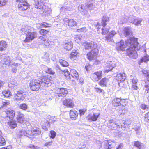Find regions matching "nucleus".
Wrapping results in <instances>:
<instances>
[{"label": "nucleus", "instance_id": "24", "mask_svg": "<svg viewBox=\"0 0 149 149\" xmlns=\"http://www.w3.org/2000/svg\"><path fill=\"white\" fill-rule=\"evenodd\" d=\"M91 42L85 41L83 42L82 46L86 50H89L91 49L92 47Z\"/></svg>", "mask_w": 149, "mask_h": 149}, {"label": "nucleus", "instance_id": "12", "mask_svg": "<svg viewBox=\"0 0 149 149\" xmlns=\"http://www.w3.org/2000/svg\"><path fill=\"white\" fill-rule=\"evenodd\" d=\"M45 0H35L34 6L37 9H42L46 8V4Z\"/></svg>", "mask_w": 149, "mask_h": 149}, {"label": "nucleus", "instance_id": "14", "mask_svg": "<svg viewBox=\"0 0 149 149\" xmlns=\"http://www.w3.org/2000/svg\"><path fill=\"white\" fill-rule=\"evenodd\" d=\"M63 105L67 107L73 108L74 106V104L72 99L70 98L65 99L63 101Z\"/></svg>", "mask_w": 149, "mask_h": 149}, {"label": "nucleus", "instance_id": "38", "mask_svg": "<svg viewBox=\"0 0 149 149\" xmlns=\"http://www.w3.org/2000/svg\"><path fill=\"white\" fill-rule=\"evenodd\" d=\"M60 63L63 67H66L68 66V63L66 61L61 59L60 60Z\"/></svg>", "mask_w": 149, "mask_h": 149}, {"label": "nucleus", "instance_id": "19", "mask_svg": "<svg viewBox=\"0 0 149 149\" xmlns=\"http://www.w3.org/2000/svg\"><path fill=\"white\" fill-rule=\"evenodd\" d=\"M70 77H71L73 78L78 80L79 77V74L77 71L74 69L70 70Z\"/></svg>", "mask_w": 149, "mask_h": 149}, {"label": "nucleus", "instance_id": "27", "mask_svg": "<svg viewBox=\"0 0 149 149\" xmlns=\"http://www.w3.org/2000/svg\"><path fill=\"white\" fill-rule=\"evenodd\" d=\"M78 52L77 50H73L71 52L70 55V58L72 60H75L77 58Z\"/></svg>", "mask_w": 149, "mask_h": 149}, {"label": "nucleus", "instance_id": "50", "mask_svg": "<svg viewBox=\"0 0 149 149\" xmlns=\"http://www.w3.org/2000/svg\"><path fill=\"white\" fill-rule=\"evenodd\" d=\"M74 39L76 42L79 43L81 40V38L79 36L77 35L74 37Z\"/></svg>", "mask_w": 149, "mask_h": 149}, {"label": "nucleus", "instance_id": "2", "mask_svg": "<svg viewBox=\"0 0 149 149\" xmlns=\"http://www.w3.org/2000/svg\"><path fill=\"white\" fill-rule=\"evenodd\" d=\"M55 77L50 76H42L37 79H33L31 80L29 84L30 90L33 91H39L42 86H48L51 84V81Z\"/></svg>", "mask_w": 149, "mask_h": 149}, {"label": "nucleus", "instance_id": "60", "mask_svg": "<svg viewBox=\"0 0 149 149\" xmlns=\"http://www.w3.org/2000/svg\"><path fill=\"white\" fill-rule=\"evenodd\" d=\"M33 132H37V134L41 132L40 129L39 128H37L33 130Z\"/></svg>", "mask_w": 149, "mask_h": 149}, {"label": "nucleus", "instance_id": "56", "mask_svg": "<svg viewBox=\"0 0 149 149\" xmlns=\"http://www.w3.org/2000/svg\"><path fill=\"white\" fill-rule=\"evenodd\" d=\"M132 82L133 84H136L138 82V79L136 77H134L132 80Z\"/></svg>", "mask_w": 149, "mask_h": 149}, {"label": "nucleus", "instance_id": "39", "mask_svg": "<svg viewBox=\"0 0 149 149\" xmlns=\"http://www.w3.org/2000/svg\"><path fill=\"white\" fill-rule=\"evenodd\" d=\"M124 34L125 36H127L130 34V31L128 27H126L124 29Z\"/></svg>", "mask_w": 149, "mask_h": 149}, {"label": "nucleus", "instance_id": "31", "mask_svg": "<svg viewBox=\"0 0 149 149\" xmlns=\"http://www.w3.org/2000/svg\"><path fill=\"white\" fill-rule=\"evenodd\" d=\"M3 95L6 97L8 98L12 95L11 92L9 90H4L2 91Z\"/></svg>", "mask_w": 149, "mask_h": 149}, {"label": "nucleus", "instance_id": "6", "mask_svg": "<svg viewBox=\"0 0 149 149\" xmlns=\"http://www.w3.org/2000/svg\"><path fill=\"white\" fill-rule=\"evenodd\" d=\"M18 3L17 8L18 10L24 11L27 10L30 6V5L26 0L16 1Z\"/></svg>", "mask_w": 149, "mask_h": 149}, {"label": "nucleus", "instance_id": "16", "mask_svg": "<svg viewBox=\"0 0 149 149\" xmlns=\"http://www.w3.org/2000/svg\"><path fill=\"white\" fill-rule=\"evenodd\" d=\"M109 83V80L108 78L104 77L100 80L98 83L99 85L102 87H106Z\"/></svg>", "mask_w": 149, "mask_h": 149}, {"label": "nucleus", "instance_id": "49", "mask_svg": "<svg viewBox=\"0 0 149 149\" xmlns=\"http://www.w3.org/2000/svg\"><path fill=\"white\" fill-rule=\"evenodd\" d=\"M149 61V56H143L141 59V62H146Z\"/></svg>", "mask_w": 149, "mask_h": 149}, {"label": "nucleus", "instance_id": "48", "mask_svg": "<svg viewBox=\"0 0 149 149\" xmlns=\"http://www.w3.org/2000/svg\"><path fill=\"white\" fill-rule=\"evenodd\" d=\"M50 134L51 135L50 137V138L53 139L55 137L56 133L55 131L53 130H51L50 131Z\"/></svg>", "mask_w": 149, "mask_h": 149}, {"label": "nucleus", "instance_id": "29", "mask_svg": "<svg viewBox=\"0 0 149 149\" xmlns=\"http://www.w3.org/2000/svg\"><path fill=\"white\" fill-rule=\"evenodd\" d=\"M18 84L14 79L11 80L8 83L9 87L10 88H13L15 86H17Z\"/></svg>", "mask_w": 149, "mask_h": 149}, {"label": "nucleus", "instance_id": "47", "mask_svg": "<svg viewBox=\"0 0 149 149\" xmlns=\"http://www.w3.org/2000/svg\"><path fill=\"white\" fill-rule=\"evenodd\" d=\"M19 107L20 109L23 110H26L27 109V106L25 103L21 104Z\"/></svg>", "mask_w": 149, "mask_h": 149}, {"label": "nucleus", "instance_id": "35", "mask_svg": "<svg viewBox=\"0 0 149 149\" xmlns=\"http://www.w3.org/2000/svg\"><path fill=\"white\" fill-rule=\"evenodd\" d=\"M6 141L4 138L1 135H0V146L6 145Z\"/></svg>", "mask_w": 149, "mask_h": 149}, {"label": "nucleus", "instance_id": "64", "mask_svg": "<svg viewBox=\"0 0 149 149\" xmlns=\"http://www.w3.org/2000/svg\"><path fill=\"white\" fill-rule=\"evenodd\" d=\"M5 84L4 82L1 80H0V89Z\"/></svg>", "mask_w": 149, "mask_h": 149}, {"label": "nucleus", "instance_id": "41", "mask_svg": "<svg viewBox=\"0 0 149 149\" xmlns=\"http://www.w3.org/2000/svg\"><path fill=\"white\" fill-rule=\"evenodd\" d=\"M45 72L48 74L52 75H54L55 73V72L52 70V69L51 68H48Z\"/></svg>", "mask_w": 149, "mask_h": 149}, {"label": "nucleus", "instance_id": "32", "mask_svg": "<svg viewBox=\"0 0 149 149\" xmlns=\"http://www.w3.org/2000/svg\"><path fill=\"white\" fill-rule=\"evenodd\" d=\"M102 27L101 28L102 32L101 34L102 35H106L109 32L110 28H107L106 27V26H102Z\"/></svg>", "mask_w": 149, "mask_h": 149}, {"label": "nucleus", "instance_id": "25", "mask_svg": "<svg viewBox=\"0 0 149 149\" xmlns=\"http://www.w3.org/2000/svg\"><path fill=\"white\" fill-rule=\"evenodd\" d=\"M69 114L70 118L73 120H75L78 116L77 112L76 110H70Z\"/></svg>", "mask_w": 149, "mask_h": 149}, {"label": "nucleus", "instance_id": "57", "mask_svg": "<svg viewBox=\"0 0 149 149\" xmlns=\"http://www.w3.org/2000/svg\"><path fill=\"white\" fill-rule=\"evenodd\" d=\"M5 0H0V7L4 6L6 4Z\"/></svg>", "mask_w": 149, "mask_h": 149}, {"label": "nucleus", "instance_id": "58", "mask_svg": "<svg viewBox=\"0 0 149 149\" xmlns=\"http://www.w3.org/2000/svg\"><path fill=\"white\" fill-rule=\"evenodd\" d=\"M0 149H13V148L11 145H9L6 147L1 148Z\"/></svg>", "mask_w": 149, "mask_h": 149}, {"label": "nucleus", "instance_id": "7", "mask_svg": "<svg viewBox=\"0 0 149 149\" xmlns=\"http://www.w3.org/2000/svg\"><path fill=\"white\" fill-rule=\"evenodd\" d=\"M99 50L97 49H93L87 54V58L90 61L94 60L97 56Z\"/></svg>", "mask_w": 149, "mask_h": 149}, {"label": "nucleus", "instance_id": "54", "mask_svg": "<svg viewBox=\"0 0 149 149\" xmlns=\"http://www.w3.org/2000/svg\"><path fill=\"white\" fill-rule=\"evenodd\" d=\"M86 29L85 27L82 28L77 30V31L78 32H86Z\"/></svg>", "mask_w": 149, "mask_h": 149}, {"label": "nucleus", "instance_id": "45", "mask_svg": "<svg viewBox=\"0 0 149 149\" xmlns=\"http://www.w3.org/2000/svg\"><path fill=\"white\" fill-rule=\"evenodd\" d=\"M2 105L1 107V108L3 107H6L8 105H9L10 102L7 100H4V101L2 102Z\"/></svg>", "mask_w": 149, "mask_h": 149}, {"label": "nucleus", "instance_id": "40", "mask_svg": "<svg viewBox=\"0 0 149 149\" xmlns=\"http://www.w3.org/2000/svg\"><path fill=\"white\" fill-rule=\"evenodd\" d=\"M46 120L50 123H53L55 122L54 118L50 116H49L47 117Z\"/></svg>", "mask_w": 149, "mask_h": 149}, {"label": "nucleus", "instance_id": "5", "mask_svg": "<svg viewBox=\"0 0 149 149\" xmlns=\"http://www.w3.org/2000/svg\"><path fill=\"white\" fill-rule=\"evenodd\" d=\"M26 26L24 28L22 27L21 29L22 32H24L25 35V38L24 40L23 41L24 43H29L31 42L36 37V32L27 31L25 30Z\"/></svg>", "mask_w": 149, "mask_h": 149}, {"label": "nucleus", "instance_id": "33", "mask_svg": "<svg viewBox=\"0 0 149 149\" xmlns=\"http://www.w3.org/2000/svg\"><path fill=\"white\" fill-rule=\"evenodd\" d=\"M120 106L125 107L127 105L128 103V100L127 99L120 98Z\"/></svg>", "mask_w": 149, "mask_h": 149}, {"label": "nucleus", "instance_id": "30", "mask_svg": "<svg viewBox=\"0 0 149 149\" xmlns=\"http://www.w3.org/2000/svg\"><path fill=\"white\" fill-rule=\"evenodd\" d=\"M116 34V33L115 31L112 30L111 32L109 33L108 35L105 37L106 40L107 41L109 40L112 37H113Z\"/></svg>", "mask_w": 149, "mask_h": 149}, {"label": "nucleus", "instance_id": "22", "mask_svg": "<svg viewBox=\"0 0 149 149\" xmlns=\"http://www.w3.org/2000/svg\"><path fill=\"white\" fill-rule=\"evenodd\" d=\"M68 93L67 89L64 88H60L59 91L58 93L59 97H65Z\"/></svg>", "mask_w": 149, "mask_h": 149}, {"label": "nucleus", "instance_id": "23", "mask_svg": "<svg viewBox=\"0 0 149 149\" xmlns=\"http://www.w3.org/2000/svg\"><path fill=\"white\" fill-rule=\"evenodd\" d=\"M73 45L72 42L70 41L63 44V47L66 50L70 51L73 48Z\"/></svg>", "mask_w": 149, "mask_h": 149}, {"label": "nucleus", "instance_id": "20", "mask_svg": "<svg viewBox=\"0 0 149 149\" xmlns=\"http://www.w3.org/2000/svg\"><path fill=\"white\" fill-rule=\"evenodd\" d=\"M109 128L112 130H115L116 127H119L120 126L115 122H114L113 120H109L108 124Z\"/></svg>", "mask_w": 149, "mask_h": 149}, {"label": "nucleus", "instance_id": "8", "mask_svg": "<svg viewBox=\"0 0 149 149\" xmlns=\"http://www.w3.org/2000/svg\"><path fill=\"white\" fill-rule=\"evenodd\" d=\"M102 71L99 70L96 71L92 73L90 78L93 81L97 82L102 77Z\"/></svg>", "mask_w": 149, "mask_h": 149}, {"label": "nucleus", "instance_id": "44", "mask_svg": "<svg viewBox=\"0 0 149 149\" xmlns=\"http://www.w3.org/2000/svg\"><path fill=\"white\" fill-rule=\"evenodd\" d=\"M144 120L147 123H149V111L145 114Z\"/></svg>", "mask_w": 149, "mask_h": 149}, {"label": "nucleus", "instance_id": "37", "mask_svg": "<svg viewBox=\"0 0 149 149\" xmlns=\"http://www.w3.org/2000/svg\"><path fill=\"white\" fill-rule=\"evenodd\" d=\"M40 27L41 28H47L50 27L51 26V24L46 22H43L40 24Z\"/></svg>", "mask_w": 149, "mask_h": 149}, {"label": "nucleus", "instance_id": "42", "mask_svg": "<svg viewBox=\"0 0 149 149\" xmlns=\"http://www.w3.org/2000/svg\"><path fill=\"white\" fill-rule=\"evenodd\" d=\"M50 123H49V122L46 120V121L44 123V125L42 126V128L46 130H47V127L50 126Z\"/></svg>", "mask_w": 149, "mask_h": 149}, {"label": "nucleus", "instance_id": "13", "mask_svg": "<svg viewBox=\"0 0 149 149\" xmlns=\"http://www.w3.org/2000/svg\"><path fill=\"white\" fill-rule=\"evenodd\" d=\"M115 64L112 61H108L106 63L105 66L106 69L104 71V73H107L111 71L115 67Z\"/></svg>", "mask_w": 149, "mask_h": 149}, {"label": "nucleus", "instance_id": "10", "mask_svg": "<svg viewBox=\"0 0 149 149\" xmlns=\"http://www.w3.org/2000/svg\"><path fill=\"white\" fill-rule=\"evenodd\" d=\"M24 93L23 90L18 91L14 96V100L17 101H23L26 96V95L24 94Z\"/></svg>", "mask_w": 149, "mask_h": 149}, {"label": "nucleus", "instance_id": "53", "mask_svg": "<svg viewBox=\"0 0 149 149\" xmlns=\"http://www.w3.org/2000/svg\"><path fill=\"white\" fill-rule=\"evenodd\" d=\"M140 107L143 110H146L149 108V107L145 104H141Z\"/></svg>", "mask_w": 149, "mask_h": 149}, {"label": "nucleus", "instance_id": "55", "mask_svg": "<svg viewBox=\"0 0 149 149\" xmlns=\"http://www.w3.org/2000/svg\"><path fill=\"white\" fill-rule=\"evenodd\" d=\"M86 1H87V2L88 3H90L91 2V3L89 4L87 3V6L88 7H89L91 6H92L93 5V0H86Z\"/></svg>", "mask_w": 149, "mask_h": 149}, {"label": "nucleus", "instance_id": "28", "mask_svg": "<svg viewBox=\"0 0 149 149\" xmlns=\"http://www.w3.org/2000/svg\"><path fill=\"white\" fill-rule=\"evenodd\" d=\"M7 43L4 40L0 41V51H2L4 50L6 48Z\"/></svg>", "mask_w": 149, "mask_h": 149}, {"label": "nucleus", "instance_id": "63", "mask_svg": "<svg viewBox=\"0 0 149 149\" xmlns=\"http://www.w3.org/2000/svg\"><path fill=\"white\" fill-rule=\"evenodd\" d=\"M52 141L47 142L45 143L44 144L45 146H49L52 145Z\"/></svg>", "mask_w": 149, "mask_h": 149}, {"label": "nucleus", "instance_id": "59", "mask_svg": "<svg viewBox=\"0 0 149 149\" xmlns=\"http://www.w3.org/2000/svg\"><path fill=\"white\" fill-rule=\"evenodd\" d=\"M132 90H137L138 89V88L136 84H132Z\"/></svg>", "mask_w": 149, "mask_h": 149}, {"label": "nucleus", "instance_id": "61", "mask_svg": "<svg viewBox=\"0 0 149 149\" xmlns=\"http://www.w3.org/2000/svg\"><path fill=\"white\" fill-rule=\"evenodd\" d=\"M108 144L107 142L106 141V142L104 143V149H108V148H110L109 146V145Z\"/></svg>", "mask_w": 149, "mask_h": 149}, {"label": "nucleus", "instance_id": "62", "mask_svg": "<svg viewBox=\"0 0 149 149\" xmlns=\"http://www.w3.org/2000/svg\"><path fill=\"white\" fill-rule=\"evenodd\" d=\"M123 144L122 143H120L118 145V146L116 149H123Z\"/></svg>", "mask_w": 149, "mask_h": 149}, {"label": "nucleus", "instance_id": "1", "mask_svg": "<svg viewBox=\"0 0 149 149\" xmlns=\"http://www.w3.org/2000/svg\"><path fill=\"white\" fill-rule=\"evenodd\" d=\"M138 38L134 37H131L125 42H120V45L116 47L118 51H125L127 49L126 52L127 55L132 58L136 54L135 49L139 45Z\"/></svg>", "mask_w": 149, "mask_h": 149}, {"label": "nucleus", "instance_id": "11", "mask_svg": "<svg viewBox=\"0 0 149 149\" xmlns=\"http://www.w3.org/2000/svg\"><path fill=\"white\" fill-rule=\"evenodd\" d=\"M100 113L98 111L93 113V114H90L86 117L87 120L90 121H96L100 116Z\"/></svg>", "mask_w": 149, "mask_h": 149}, {"label": "nucleus", "instance_id": "51", "mask_svg": "<svg viewBox=\"0 0 149 149\" xmlns=\"http://www.w3.org/2000/svg\"><path fill=\"white\" fill-rule=\"evenodd\" d=\"M95 91L97 93H104V90L102 89H101L97 87L95 88Z\"/></svg>", "mask_w": 149, "mask_h": 149}, {"label": "nucleus", "instance_id": "4", "mask_svg": "<svg viewBox=\"0 0 149 149\" xmlns=\"http://www.w3.org/2000/svg\"><path fill=\"white\" fill-rule=\"evenodd\" d=\"M49 31L43 29H40L39 31L40 36L39 37L42 43L46 46L50 45V41L48 39L47 35L49 33Z\"/></svg>", "mask_w": 149, "mask_h": 149}, {"label": "nucleus", "instance_id": "46", "mask_svg": "<svg viewBox=\"0 0 149 149\" xmlns=\"http://www.w3.org/2000/svg\"><path fill=\"white\" fill-rule=\"evenodd\" d=\"M63 74L65 77H67L70 76V72H69L67 69L63 71Z\"/></svg>", "mask_w": 149, "mask_h": 149}, {"label": "nucleus", "instance_id": "36", "mask_svg": "<svg viewBox=\"0 0 149 149\" xmlns=\"http://www.w3.org/2000/svg\"><path fill=\"white\" fill-rule=\"evenodd\" d=\"M106 141L108 144V145H109V146L110 148H108V149H111L113 147V144L115 143V142L114 141H113L111 140H106Z\"/></svg>", "mask_w": 149, "mask_h": 149}, {"label": "nucleus", "instance_id": "18", "mask_svg": "<svg viewBox=\"0 0 149 149\" xmlns=\"http://www.w3.org/2000/svg\"><path fill=\"white\" fill-rule=\"evenodd\" d=\"M25 115L20 112H19L16 117L17 121L21 124L23 123L25 120Z\"/></svg>", "mask_w": 149, "mask_h": 149}, {"label": "nucleus", "instance_id": "21", "mask_svg": "<svg viewBox=\"0 0 149 149\" xmlns=\"http://www.w3.org/2000/svg\"><path fill=\"white\" fill-rule=\"evenodd\" d=\"M6 123L8 124L9 127L11 129H14L17 126L16 122L14 118L10 119Z\"/></svg>", "mask_w": 149, "mask_h": 149}, {"label": "nucleus", "instance_id": "26", "mask_svg": "<svg viewBox=\"0 0 149 149\" xmlns=\"http://www.w3.org/2000/svg\"><path fill=\"white\" fill-rule=\"evenodd\" d=\"M120 97H116L113 99L112 104L114 107L120 106Z\"/></svg>", "mask_w": 149, "mask_h": 149}, {"label": "nucleus", "instance_id": "17", "mask_svg": "<svg viewBox=\"0 0 149 149\" xmlns=\"http://www.w3.org/2000/svg\"><path fill=\"white\" fill-rule=\"evenodd\" d=\"M124 73H118L116 76V79L119 83L124 81L126 77Z\"/></svg>", "mask_w": 149, "mask_h": 149}, {"label": "nucleus", "instance_id": "34", "mask_svg": "<svg viewBox=\"0 0 149 149\" xmlns=\"http://www.w3.org/2000/svg\"><path fill=\"white\" fill-rule=\"evenodd\" d=\"M142 143L139 141H135L134 142L133 146L139 149H141Z\"/></svg>", "mask_w": 149, "mask_h": 149}, {"label": "nucleus", "instance_id": "3", "mask_svg": "<svg viewBox=\"0 0 149 149\" xmlns=\"http://www.w3.org/2000/svg\"><path fill=\"white\" fill-rule=\"evenodd\" d=\"M16 114L15 111L12 109L8 108L2 113L0 116V121L5 124L10 119L14 118Z\"/></svg>", "mask_w": 149, "mask_h": 149}, {"label": "nucleus", "instance_id": "52", "mask_svg": "<svg viewBox=\"0 0 149 149\" xmlns=\"http://www.w3.org/2000/svg\"><path fill=\"white\" fill-rule=\"evenodd\" d=\"M145 87L146 88L145 91H146V93H148V91L149 90V81H146V82Z\"/></svg>", "mask_w": 149, "mask_h": 149}, {"label": "nucleus", "instance_id": "43", "mask_svg": "<svg viewBox=\"0 0 149 149\" xmlns=\"http://www.w3.org/2000/svg\"><path fill=\"white\" fill-rule=\"evenodd\" d=\"M87 109L86 108H84L82 109H80L79 111L80 116H81L82 115H84Z\"/></svg>", "mask_w": 149, "mask_h": 149}, {"label": "nucleus", "instance_id": "9", "mask_svg": "<svg viewBox=\"0 0 149 149\" xmlns=\"http://www.w3.org/2000/svg\"><path fill=\"white\" fill-rule=\"evenodd\" d=\"M109 20V17L107 16L104 15L102 18L101 24L99 22H97L95 25L96 28L97 29V31H99L101 29L102 26H106L107 22Z\"/></svg>", "mask_w": 149, "mask_h": 149}, {"label": "nucleus", "instance_id": "15", "mask_svg": "<svg viewBox=\"0 0 149 149\" xmlns=\"http://www.w3.org/2000/svg\"><path fill=\"white\" fill-rule=\"evenodd\" d=\"M63 21L65 24L70 27L75 26L77 24L76 22L72 19H65Z\"/></svg>", "mask_w": 149, "mask_h": 149}]
</instances>
